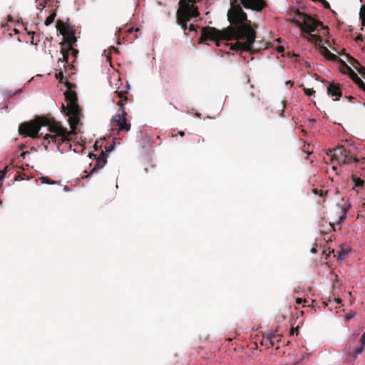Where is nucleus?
<instances>
[{"mask_svg":"<svg viewBox=\"0 0 365 365\" xmlns=\"http://www.w3.org/2000/svg\"><path fill=\"white\" fill-rule=\"evenodd\" d=\"M250 9L257 11H262L267 6L264 0H230V9L227 11V20L230 26L219 30L215 27L205 26L202 29L199 43L205 41H215L219 46L220 40L236 41L231 44L230 48L236 51H252L255 41L256 31L252 27L251 21L242 9Z\"/></svg>","mask_w":365,"mask_h":365,"instance_id":"f257e3e1","label":"nucleus"},{"mask_svg":"<svg viewBox=\"0 0 365 365\" xmlns=\"http://www.w3.org/2000/svg\"><path fill=\"white\" fill-rule=\"evenodd\" d=\"M46 126L48 130L53 134H46L44 136V141L50 143H54L57 145L58 149L61 153L60 145L61 143L68 145L69 148L71 145L69 143L70 138H68V130L63 127L59 122L56 121L53 118L41 116L36 118L34 120L23 123L19 125V131L21 135L29 136L32 138L39 137L38 133L41 127Z\"/></svg>","mask_w":365,"mask_h":365,"instance_id":"f03ea898","label":"nucleus"},{"mask_svg":"<svg viewBox=\"0 0 365 365\" xmlns=\"http://www.w3.org/2000/svg\"><path fill=\"white\" fill-rule=\"evenodd\" d=\"M292 23L299 27L302 31L307 33L308 40L314 43H321L322 38L319 35L312 34L319 27L322 29L328 30V27L324 26L322 21L314 19L311 16L301 12L299 9L292 11Z\"/></svg>","mask_w":365,"mask_h":365,"instance_id":"7ed1b4c3","label":"nucleus"},{"mask_svg":"<svg viewBox=\"0 0 365 365\" xmlns=\"http://www.w3.org/2000/svg\"><path fill=\"white\" fill-rule=\"evenodd\" d=\"M65 99L67 106L62 105L63 112L66 111V115L69 117L68 121L71 130L68 131V138L71 139V136L76 135V127L80 120V108L78 104V97L75 91L68 90L65 92Z\"/></svg>","mask_w":365,"mask_h":365,"instance_id":"20e7f679","label":"nucleus"},{"mask_svg":"<svg viewBox=\"0 0 365 365\" xmlns=\"http://www.w3.org/2000/svg\"><path fill=\"white\" fill-rule=\"evenodd\" d=\"M200 12L197 7L190 4L186 0H180L179 8L176 12V22L180 25L185 36H187L186 30L188 29L187 23L192 18L199 16Z\"/></svg>","mask_w":365,"mask_h":365,"instance_id":"39448f33","label":"nucleus"},{"mask_svg":"<svg viewBox=\"0 0 365 365\" xmlns=\"http://www.w3.org/2000/svg\"><path fill=\"white\" fill-rule=\"evenodd\" d=\"M327 155L331 157L332 161H336L339 165L349 164L354 161L349 150H346L344 146H338L332 150H329Z\"/></svg>","mask_w":365,"mask_h":365,"instance_id":"423d86ee","label":"nucleus"},{"mask_svg":"<svg viewBox=\"0 0 365 365\" xmlns=\"http://www.w3.org/2000/svg\"><path fill=\"white\" fill-rule=\"evenodd\" d=\"M118 105L120 108L118 113L113 116L111 124L113 127H118V132H128L130 130V124L127 122V113L125 110L124 105L121 103H118Z\"/></svg>","mask_w":365,"mask_h":365,"instance_id":"0eeeda50","label":"nucleus"},{"mask_svg":"<svg viewBox=\"0 0 365 365\" xmlns=\"http://www.w3.org/2000/svg\"><path fill=\"white\" fill-rule=\"evenodd\" d=\"M76 32L71 33L69 35H67L64 37L65 41L62 43H61V53H62L63 58H59L58 61L61 62H67L68 61V49L72 48L73 45L76 42L77 39L75 36Z\"/></svg>","mask_w":365,"mask_h":365,"instance_id":"6e6552de","label":"nucleus"},{"mask_svg":"<svg viewBox=\"0 0 365 365\" xmlns=\"http://www.w3.org/2000/svg\"><path fill=\"white\" fill-rule=\"evenodd\" d=\"M328 94L333 98L334 101L339 100L342 95L341 85L336 83H331L327 87Z\"/></svg>","mask_w":365,"mask_h":365,"instance_id":"1a4fd4ad","label":"nucleus"},{"mask_svg":"<svg viewBox=\"0 0 365 365\" xmlns=\"http://www.w3.org/2000/svg\"><path fill=\"white\" fill-rule=\"evenodd\" d=\"M56 29L59 33L66 36L67 35L71 34V33L76 32L75 29L72 26H71L68 23H64L61 20H58L56 22Z\"/></svg>","mask_w":365,"mask_h":365,"instance_id":"9d476101","label":"nucleus"},{"mask_svg":"<svg viewBox=\"0 0 365 365\" xmlns=\"http://www.w3.org/2000/svg\"><path fill=\"white\" fill-rule=\"evenodd\" d=\"M107 163V154L102 151L101 153L98 156L96 159V163L94 168L91 170L89 175H92L97 170L102 168Z\"/></svg>","mask_w":365,"mask_h":365,"instance_id":"9b49d317","label":"nucleus"},{"mask_svg":"<svg viewBox=\"0 0 365 365\" xmlns=\"http://www.w3.org/2000/svg\"><path fill=\"white\" fill-rule=\"evenodd\" d=\"M346 68L349 71L350 78L354 81V83L363 91H365V83L363 81L357 76V74L347 65Z\"/></svg>","mask_w":365,"mask_h":365,"instance_id":"f8f14e48","label":"nucleus"},{"mask_svg":"<svg viewBox=\"0 0 365 365\" xmlns=\"http://www.w3.org/2000/svg\"><path fill=\"white\" fill-rule=\"evenodd\" d=\"M324 56L328 60L332 61H339L344 66L346 67V63L344 61H342L338 56L332 53L327 48L324 49Z\"/></svg>","mask_w":365,"mask_h":365,"instance_id":"ddd939ff","label":"nucleus"},{"mask_svg":"<svg viewBox=\"0 0 365 365\" xmlns=\"http://www.w3.org/2000/svg\"><path fill=\"white\" fill-rule=\"evenodd\" d=\"M270 338L272 339V343L274 345H275L277 342L281 341L282 335L277 333V332H271L269 333Z\"/></svg>","mask_w":365,"mask_h":365,"instance_id":"4468645a","label":"nucleus"},{"mask_svg":"<svg viewBox=\"0 0 365 365\" xmlns=\"http://www.w3.org/2000/svg\"><path fill=\"white\" fill-rule=\"evenodd\" d=\"M352 180L353 182H354V186L353 187V189H356V188H361L363 187L364 185V181L354 175L352 176Z\"/></svg>","mask_w":365,"mask_h":365,"instance_id":"2eb2a0df","label":"nucleus"},{"mask_svg":"<svg viewBox=\"0 0 365 365\" xmlns=\"http://www.w3.org/2000/svg\"><path fill=\"white\" fill-rule=\"evenodd\" d=\"M261 344L262 346H266L267 348L270 346H273V344L272 343V339L270 338V336L269 334L266 336H264L262 341H261Z\"/></svg>","mask_w":365,"mask_h":365,"instance_id":"dca6fc26","label":"nucleus"},{"mask_svg":"<svg viewBox=\"0 0 365 365\" xmlns=\"http://www.w3.org/2000/svg\"><path fill=\"white\" fill-rule=\"evenodd\" d=\"M349 207H350V205L342 206V207H341L342 215L339 217V223H340L341 222L344 221L346 219V213H347V211Z\"/></svg>","mask_w":365,"mask_h":365,"instance_id":"f3484780","label":"nucleus"},{"mask_svg":"<svg viewBox=\"0 0 365 365\" xmlns=\"http://www.w3.org/2000/svg\"><path fill=\"white\" fill-rule=\"evenodd\" d=\"M347 59L349 62V63L355 68V69H356L357 68H359L360 66H361L360 64V63L356 60L354 58H353L352 56H349V55H347Z\"/></svg>","mask_w":365,"mask_h":365,"instance_id":"a211bd4d","label":"nucleus"},{"mask_svg":"<svg viewBox=\"0 0 365 365\" xmlns=\"http://www.w3.org/2000/svg\"><path fill=\"white\" fill-rule=\"evenodd\" d=\"M56 16V13L54 11H53L50 14V15L46 18V19L45 21V25L49 26L50 24H51L54 21Z\"/></svg>","mask_w":365,"mask_h":365,"instance_id":"6ab92c4d","label":"nucleus"},{"mask_svg":"<svg viewBox=\"0 0 365 365\" xmlns=\"http://www.w3.org/2000/svg\"><path fill=\"white\" fill-rule=\"evenodd\" d=\"M115 93L117 95V96L120 99V101L118 103H122L123 101H127V96L125 94L127 93V91H115Z\"/></svg>","mask_w":365,"mask_h":365,"instance_id":"aec40b11","label":"nucleus"},{"mask_svg":"<svg viewBox=\"0 0 365 365\" xmlns=\"http://www.w3.org/2000/svg\"><path fill=\"white\" fill-rule=\"evenodd\" d=\"M360 18L361 19L362 25L365 26V6H362L361 9Z\"/></svg>","mask_w":365,"mask_h":365,"instance_id":"412c9836","label":"nucleus"},{"mask_svg":"<svg viewBox=\"0 0 365 365\" xmlns=\"http://www.w3.org/2000/svg\"><path fill=\"white\" fill-rule=\"evenodd\" d=\"M303 89H304V93L307 96H314V94H315V91L313 88H307L304 87Z\"/></svg>","mask_w":365,"mask_h":365,"instance_id":"4be33fe9","label":"nucleus"},{"mask_svg":"<svg viewBox=\"0 0 365 365\" xmlns=\"http://www.w3.org/2000/svg\"><path fill=\"white\" fill-rule=\"evenodd\" d=\"M364 346H362V344H361V346L356 348L354 351V357L356 358L359 354H361L364 351Z\"/></svg>","mask_w":365,"mask_h":365,"instance_id":"5701e85b","label":"nucleus"},{"mask_svg":"<svg viewBox=\"0 0 365 365\" xmlns=\"http://www.w3.org/2000/svg\"><path fill=\"white\" fill-rule=\"evenodd\" d=\"M313 192L315 195H318L320 197H323L324 195H327V191L324 192L322 190H318L317 188L313 189Z\"/></svg>","mask_w":365,"mask_h":365,"instance_id":"b1692460","label":"nucleus"},{"mask_svg":"<svg viewBox=\"0 0 365 365\" xmlns=\"http://www.w3.org/2000/svg\"><path fill=\"white\" fill-rule=\"evenodd\" d=\"M10 170V167L9 165L6 166L4 170L0 171V176H2L4 179L6 174Z\"/></svg>","mask_w":365,"mask_h":365,"instance_id":"393cba45","label":"nucleus"},{"mask_svg":"<svg viewBox=\"0 0 365 365\" xmlns=\"http://www.w3.org/2000/svg\"><path fill=\"white\" fill-rule=\"evenodd\" d=\"M356 70L364 78H365V67L360 66L359 68H356Z\"/></svg>","mask_w":365,"mask_h":365,"instance_id":"a878e982","label":"nucleus"},{"mask_svg":"<svg viewBox=\"0 0 365 365\" xmlns=\"http://www.w3.org/2000/svg\"><path fill=\"white\" fill-rule=\"evenodd\" d=\"M43 180V182H45V183H47V184H55L57 182L56 181H53V180H51L48 178L47 177H43L42 178Z\"/></svg>","mask_w":365,"mask_h":365,"instance_id":"bb28decb","label":"nucleus"},{"mask_svg":"<svg viewBox=\"0 0 365 365\" xmlns=\"http://www.w3.org/2000/svg\"><path fill=\"white\" fill-rule=\"evenodd\" d=\"M66 50L68 51V53H69V51H71L72 55L74 57H76L77 54L78 53V51L77 49H76V48H73V46H72V48H71V49L66 48Z\"/></svg>","mask_w":365,"mask_h":365,"instance_id":"cd10ccee","label":"nucleus"},{"mask_svg":"<svg viewBox=\"0 0 365 365\" xmlns=\"http://www.w3.org/2000/svg\"><path fill=\"white\" fill-rule=\"evenodd\" d=\"M319 2L323 5V6L325 9H330V5L329 2H327L326 0H321Z\"/></svg>","mask_w":365,"mask_h":365,"instance_id":"c85d7f7f","label":"nucleus"},{"mask_svg":"<svg viewBox=\"0 0 365 365\" xmlns=\"http://www.w3.org/2000/svg\"><path fill=\"white\" fill-rule=\"evenodd\" d=\"M56 78L59 79L60 82H62V79L63 78V73L62 71L56 74Z\"/></svg>","mask_w":365,"mask_h":365,"instance_id":"c756f323","label":"nucleus"},{"mask_svg":"<svg viewBox=\"0 0 365 365\" xmlns=\"http://www.w3.org/2000/svg\"><path fill=\"white\" fill-rule=\"evenodd\" d=\"M302 302H304V303H307V302H308V301H307L306 299H302V298H297V299H296V303H297V304H302Z\"/></svg>","mask_w":365,"mask_h":365,"instance_id":"7c9ffc66","label":"nucleus"},{"mask_svg":"<svg viewBox=\"0 0 365 365\" xmlns=\"http://www.w3.org/2000/svg\"><path fill=\"white\" fill-rule=\"evenodd\" d=\"M188 29L190 31H196L197 29H196V26L193 24H190L189 26H188Z\"/></svg>","mask_w":365,"mask_h":365,"instance_id":"2f4dec72","label":"nucleus"},{"mask_svg":"<svg viewBox=\"0 0 365 365\" xmlns=\"http://www.w3.org/2000/svg\"><path fill=\"white\" fill-rule=\"evenodd\" d=\"M354 162L356 163H361L362 165H365V158L361 159V160H359V159H354Z\"/></svg>","mask_w":365,"mask_h":365,"instance_id":"473e14b6","label":"nucleus"},{"mask_svg":"<svg viewBox=\"0 0 365 365\" xmlns=\"http://www.w3.org/2000/svg\"><path fill=\"white\" fill-rule=\"evenodd\" d=\"M277 51L279 52V53H282L284 51V46H278L277 47Z\"/></svg>","mask_w":365,"mask_h":365,"instance_id":"72a5a7b5","label":"nucleus"},{"mask_svg":"<svg viewBox=\"0 0 365 365\" xmlns=\"http://www.w3.org/2000/svg\"><path fill=\"white\" fill-rule=\"evenodd\" d=\"M114 148L113 145H110L108 147L106 148V152H110Z\"/></svg>","mask_w":365,"mask_h":365,"instance_id":"f704fd0d","label":"nucleus"},{"mask_svg":"<svg viewBox=\"0 0 365 365\" xmlns=\"http://www.w3.org/2000/svg\"><path fill=\"white\" fill-rule=\"evenodd\" d=\"M29 154L28 151H24L21 153L20 156L23 158H26V155Z\"/></svg>","mask_w":365,"mask_h":365,"instance_id":"c9c22d12","label":"nucleus"},{"mask_svg":"<svg viewBox=\"0 0 365 365\" xmlns=\"http://www.w3.org/2000/svg\"><path fill=\"white\" fill-rule=\"evenodd\" d=\"M134 31V29L133 28H129L126 30V32L128 33V34H131L133 33Z\"/></svg>","mask_w":365,"mask_h":365,"instance_id":"e433bc0d","label":"nucleus"},{"mask_svg":"<svg viewBox=\"0 0 365 365\" xmlns=\"http://www.w3.org/2000/svg\"><path fill=\"white\" fill-rule=\"evenodd\" d=\"M334 300L337 304H340L341 303V299H340L339 298H336Z\"/></svg>","mask_w":365,"mask_h":365,"instance_id":"4c0bfd02","label":"nucleus"},{"mask_svg":"<svg viewBox=\"0 0 365 365\" xmlns=\"http://www.w3.org/2000/svg\"><path fill=\"white\" fill-rule=\"evenodd\" d=\"M180 136L183 137L185 135L184 131H179L178 133Z\"/></svg>","mask_w":365,"mask_h":365,"instance_id":"58836bf2","label":"nucleus"},{"mask_svg":"<svg viewBox=\"0 0 365 365\" xmlns=\"http://www.w3.org/2000/svg\"><path fill=\"white\" fill-rule=\"evenodd\" d=\"M4 178L2 176H0V187L1 186L2 183H3V181H4Z\"/></svg>","mask_w":365,"mask_h":365,"instance_id":"ea45409f","label":"nucleus"},{"mask_svg":"<svg viewBox=\"0 0 365 365\" xmlns=\"http://www.w3.org/2000/svg\"><path fill=\"white\" fill-rule=\"evenodd\" d=\"M186 1H187V2L188 4H189V2H191V3H192V4H193V3H195V2H197V0H186Z\"/></svg>","mask_w":365,"mask_h":365,"instance_id":"a19ab883","label":"nucleus"},{"mask_svg":"<svg viewBox=\"0 0 365 365\" xmlns=\"http://www.w3.org/2000/svg\"><path fill=\"white\" fill-rule=\"evenodd\" d=\"M346 98H348L349 101H351L354 98V97L351 96H347Z\"/></svg>","mask_w":365,"mask_h":365,"instance_id":"79ce46f5","label":"nucleus"},{"mask_svg":"<svg viewBox=\"0 0 365 365\" xmlns=\"http://www.w3.org/2000/svg\"><path fill=\"white\" fill-rule=\"evenodd\" d=\"M354 316V314H349L347 316V319H351L352 317Z\"/></svg>","mask_w":365,"mask_h":365,"instance_id":"37998d69","label":"nucleus"},{"mask_svg":"<svg viewBox=\"0 0 365 365\" xmlns=\"http://www.w3.org/2000/svg\"><path fill=\"white\" fill-rule=\"evenodd\" d=\"M277 41L279 43H281V42H282V38H277Z\"/></svg>","mask_w":365,"mask_h":365,"instance_id":"c03bdc74","label":"nucleus"},{"mask_svg":"<svg viewBox=\"0 0 365 365\" xmlns=\"http://www.w3.org/2000/svg\"><path fill=\"white\" fill-rule=\"evenodd\" d=\"M287 84H292V82L291 81H288L287 82Z\"/></svg>","mask_w":365,"mask_h":365,"instance_id":"a18cd8bd","label":"nucleus"},{"mask_svg":"<svg viewBox=\"0 0 365 365\" xmlns=\"http://www.w3.org/2000/svg\"><path fill=\"white\" fill-rule=\"evenodd\" d=\"M140 31V29H139V28H136V29H135V31H136V32H138V31Z\"/></svg>","mask_w":365,"mask_h":365,"instance_id":"49530a36","label":"nucleus"},{"mask_svg":"<svg viewBox=\"0 0 365 365\" xmlns=\"http://www.w3.org/2000/svg\"><path fill=\"white\" fill-rule=\"evenodd\" d=\"M93 155L96 157V155L94 154H91V153L89 155V157L92 158Z\"/></svg>","mask_w":365,"mask_h":365,"instance_id":"de8ad7c7","label":"nucleus"},{"mask_svg":"<svg viewBox=\"0 0 365 365\" xmlns=\"http://www.w3.org/2000/svg\"><path fill=\"white\" fill-rule=\"evenodd\" d=\"M113 50H114L115 51H118V49L116 48H115V47H113Z\"/></svg>","mask_w":365,"mask_h":365,"instance_id":"09e8293b","label":"nucleus"},{"mask_svg":"<svg viewBox=\"0 0 365 365\" xmlns=\"http://www.w3.org/2000/svg\"><path fill=\"white\" fill-rule=\"evenodd\" d=\"M332 168H333L334 170H336V165H334V166L332 167Z\"/></svg>","mask_w":365,"mask_h":365,"instance_id":"8fccbe9b","label":"nucleus"},{"mask_svg":"<svg viewBox=\"0 0 365 365\" xmlns=\"http://www.w3.org/2000/svg\"><path fill=\"white\" fill-rule=\"evenodd\" d=\"M312 252H316L315 249H312Z\"/></svg>","mask_w":365,"mask_h":365,"instance_id":"3c124183","label":"nucleus"},{"mask_svg":"<svg viewBox=\"0 0 365 365\" xmlns=\"http://www.w3.org/2000/svg\"><path fill=\"white\" fill-rule=\"evenodd\" d=\"M314 301L313 300V301L312 302V307H314V305H313V304H314Z\"/></svg>","mask_w":365,"mask_h":365,"instance_id":"603ef678","label":"nucleus"},{"mask_svg":"<svg viewBox=\"0 0 365 365\" xmlns=\"http://www.w3.org/2000/svg\"><path fill=\"white\" fill-rule=\"evenodd\" d=\"M292 334H294V329H292V332H291Z\"/></svg>","mask_w":365,"mask_h":365,"instance_id":"864d4df0","label":"nucleus"},{"mask_svg":"<svg viewBox=\"0 0 365 365\" xmlns=\"http://www.w3.org/2000/svg\"><path fill=\"white\" fill-rule=\"evenodd\" d=\"M312 1L316 2V1H320L321 0H312Z\"/></svg>","mask_w":365,"mask_h":365,"instance_id":"5fc2aeb1","label":"nucleus"},{"mask_svg":"<svg viewBox=\"0 0 365 365\" xmlns=\"http://www.w3.org/2000/svg\"><path fill=\"white\" fill-rule=\"evenodd\" d=\"M357 38L362 39V37L361 36H358Z\"/></svg>","mask_w":365,"mask_h":365,"instance_id":"6e6d98bb","label":"nucleus"},{"mask_svg":"<svg viewBox=\"0 0 365 365\" xmlns=\"http://www.w3.org/2000/svg\"><path fill=\"white\" fill-rule=\"evenodd\" d=\"M29 34H33V35H34V32H31V33L29 32Z\"/></svg>","mask_w":365,"mask_h":365,"instance_id":"4d7b16f0","label":"nucleus"},{"mask_svg":"<svg viewBox=\"0 0 365 365\" xmlns=\"http://www.w3.org/2000/svg\"><path fill=\"white\" fill-rule=\"evenodd\" d=\"M264 48H267V43H264Z\"/></svg>","mask_w":365,"mask_h":365,"instance_id":"13d9d810","label":"nucleus"},{"mask_svg":"<svg viewBox=\"0 0 365 365\" xmlns=\"http://www.w3.org/2000/svg\"><path fill=\"white\" fill-rule=\"evenodd\" d=\"M257 101H259V102L260 101V98H257Z\"/></svg>","mask_w":365,"mask_h":365,"instance_id":"bf43d9fd","label":"nucleus"},{"mask_svg":"<svg viewBox=\"0 0 365 365\" xmlns=\"http://www.w3.org/2000/svg\"><path fill=\"white\" fill-rule=\"evenodd\" d=\"M339 258H342L341 254H339Z\"/></svg>","mask_w":365,"mask_h":365,"instance_id":"052dcab7","label":"nucleus"},{"mask_svg":"<svg viewBox=\"0 0 365 365\" xmlns=\"http://www.w3.org/2000/svg\"><path fill=\"white\" fill-rule=\"evenodd\" d=\"M202 0H197V1H201Z\"/></svg>","mask_w":365,"mask_h":365,"instance_id":"680f3d73","label":"nucleus"}]
</instances>
